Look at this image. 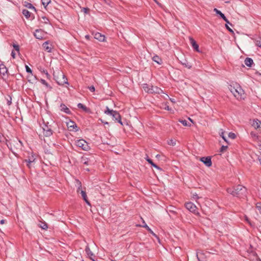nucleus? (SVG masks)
I'll use <instances>...</instances> for the list:
<instances>
[{
  "label": "nucleus",
  "mask_w": 261,
  "mask_h": 261,
  "mask_svg": "<svg viewBox=\"0 0 261 261\" xmlns=\"http://www.w3.org/2000/svg\"><path fill=\"white\" fill-rule=\"evenodd\" d=\"M227 192L239 198H243L246 196V189L242 185H238L234 188H229L227 189Z\"/></svg>",
  "instance_id": "nucleus-1"
},
{
  "label": "nucleus",
  "mask_w": 261,
  "mask_h": 261,
  "mask_svg": "<svg viewBox=\"0 0 261 261\" xmlns=\"http://www.w3.org/2000/svg\"><path fill=\"white\" fill-rule=\"evenodd\" d=\"M104 113L107 115L112 116L114 120L118 121L120 124H122V122L121 120V116L118 112L111 110L108 107H106V109L104 111Z\"/></svg>",
  "instance_id": "nucleus-2"
},
{
  "label": "nucleus",
  "mask_w": 261,
  "mask_h": 261,
  "mask_svg": "<svg viewBox=\"0 0 261 261\" xmlns=\"http://www.w3.org/2000/svg\"><path fill=\"white\" fill-rule=\"evenodd\" d=\"M231 93L237 99H244L243 95H244V91L240 87L237 88H232L230 90Z\"/></svg>",
  "instance_id": "nucleus-3"
},
{
  "label": "nucleus",
  "mask_w": 261,
  "mask_h": 261,
  "mask_svg": "<svg viewBox=\"0 0 261 261\" xmlns=\"http://www.w3.org/2000/svg\"><path fill=\"white\" fill-rule=\"evenodd\" d=\"M75 145L82 148L84 150L87 151L90 149L88 143L83 139L78 140L75 141Z\"/></svg>",
  "instance_id": "nucleus-4"
},
{
  "label": "nucleus",
  "mask_w": 261,
  "mask_h": 261,
  "mask_svg": "<svg viewBox=\"0 0 261 261\" xmlns=\"http://www.w3.org/2000/svg\"><path fill=\"white\" fill-rule=\"evenodd\" d=\"M185 206L190 212L199 215V213L197 211L196 206L192 202H189L185 203Z\"/></svg>",
  "instance_id": "nucleus-5"
},
{
  "label": "nucleus",
  "mask_w": 261,
  "mask_h": 261,
  "mask_svg": "<svg viewBox=\"0 0 261 261\" xmlns=\"http://www.w3.org/2000/svg\"><path fill=\"white\" fill-rule=\"evenodd\" d=\"M200 161L203 163L207 167L212 166L211 158L210 156L202 157L200 159Z\"/></svg>",
  "instance_id": "nucleus-6"
},
{
  "label": "nucleus",
  "mask_w": 261,
  "mask_h": 261,
  "mask_svg": "<svg viewBox=\"0 0 261 261\" xmlns=\"http://www.w3.org/2000/svg\"><path fill=\"white\" fill-rule=\"evenodd\" d=\"M61 78H59L58 80L57 81L58 84L60 85H64L65 84L69 85L66 76L63 73H61Z\"/></svg>",
  "instance_id": "nucleus-7"
},
{
  "label": "nucleus",
  "mask_w": 261,
  "mask_h": 261,
  "mask_svg": "<svg viewBox=\"0 0 261 261\" xmlns=\"http://www.w3.org/2000/svg\"><path fill=\"white\" fill-rule=\"evenodd\" d=\"M44 35V33L41 29L36 30L34 33V36L37 39H39V40L42 39L43 38Z\"/></svg>",
  "instance_id": "nucleus-8"
},
{
  "label": "nucleus",
  "mask_w": 261,
  "mask_h": 261,
  "mask_svg": "<svg viewBox=\"0 0 261 261\" xmlns=\"http://www.w3.org/2000/svg\"><path fill=\"white\" fill-rule=\"evenodd\" d=\"M44 135L46 137H49L53 134V131L47 125H45L43 127Z\"/></svg>",
  "instance_id": "nucleus-9"
},
{
  "label": "nucleus",
  "mask_w": 261,
  "mask_h": 261,
  "mask_svg": "<svg viewBox=\"0 0 261 261\" xmlns=\"http://www.w3.org/2000/svg\"><path fill=\"white\" fill-rule=\"evenodd\" d=\"M35 160L36 158H35L34 155H32L28 160H25V162L27 163V165L29 168L32 167V164L35 162Z\"/></svg>",
  "instance_id": "nucleus-10"
},
{
  "label": "nucleus",
  "mask_w": 261,
  "mask_h": 261,
  "mask_svg": "<svg viewBox=\"0 0 261 261\" xmlns=\"http://www.w3.org/2000/svg\"><path fill=\"white\" fill-rule=\"evenodd\" d=\"M189 40L190 42V43L193 47V48L197 52H199V45L197 44L195 40L192 37H189Z\"/></svg>",
  "instance_id": "nucleus-11"
},
{
  "label": "nucleus",
  "mask_w": 261,
  "mask_h": 261,
  "mask_svg": "<svg viewBox=\"0 0 261 261\" xmlns=\"http://www.w3.org/2000/svg\"><path fill=\"white\" fill-rule=\"evenodd\" d=\"M151 91H150V93H156L160 94L163 93V91L160 88L156 86H152V89H150Z\"/></svg>",
  "instance_id": "nucleus-12"
},
{
  "label": "nucleus",
  "mask_w": 261,
  "mask_h": 261,
  "mask_svg": "<svg viewBox=\"0 0 261 261\" xmlns=\"http://www.w3.org/2000/svg\"><path fill=\"white\" fill-rule=\"evenodd\" d=\"M94 38L100 41H104L105 40V36L98 32L94 34Z\"/></svg>",
  "instance_id": "nucleus-13"
},
{
  "label": "nucleus",
  "mask_w": 261,
  "mask_h": 261,
  "mask_svg": "<svg viewBox=\"0 0 261 261\" xmlns=\"http://www.w3.org/2000/svg\"><path fill=\"white\" fill-rule=\"evenodd\" d=\"M42 46L43 47L44 49L47 51L48 53L51 52V46L49 45V41H47L43 43Z\"/></svg>",
  "instance_id": "nucleus-14"
},
{
  "label": "nucleus",
  "mask_w": 261,
  "mask_h": 261,
  "mask_svg": "<svg viewBox=\"0 0 261 261\" xmlns=\"http://www.w3.org/2000/svg\"><path fill=\"white\" fill-rule=\"evenodd\" d=\"M80 193H81L83 199L84 200V201L86 202V203L88 205H90V202L88 200L86 192L83 191V190H81L80 191Z\"/></svg>",
  "instance_id": "nucleus-15"
},
{
  "label": "nucleus",
  "mask_w": 261,
  "mask_h": 261,
  "mask_svg": "<svg viewBox=\"0 0 261 261\" xmlns=\"http://www.w3.org/2000/svg\"><path fill=\"white\" fill-rule=\"evenodd\" d=\"M61 111L65 112L67 114H70L71 112L68 108H67L65 105L62 103L60 105Z\"/></svg>",
  "instance_id": "nucleus-16"
},
{
  "label": "nucleus",
  "mask_w": 261,
  "mask_h": 261,
  "mask_svg": "<svg viewBox=\"0 0 261 261\" xmlns=\"http://www.w3.org/2000/svg\"><path fill=\"white\" fill-rule=\"evenodd\" d=\"M152 85H150L147 84H144L142 85V87L143 90L148 93H150V91H151L150 89H152Z\"/></svg>",
  "instance_id": "nucleus-17"
},
{
  "label": "nucleus",
  "mask_w": 261,
  "mask_h": 261,
  "mask_svg": "<svg viewBox=\"0 0 261 261\" xmlns=\"http://www.w3.org/2000/svg\"><path fill=\"white\" fill-rule=\"evenodd\" d=\"M245 65L248 67H251L253 63V60L250 58H246L244 61Z\"/></svg>",
  "instance_id": "nucleus-18"
},
{
  "label": "nucleus",
  "mask_w": 261,
  "mask_h": 261,
  "mask_svg": "<svg viewBox=\"0 0 261 261\" xmlns=\"http://www.w3.org/2000/svg\"><path fill=\"white\" fill-rule=\"evenodd\" d=\"M8 72V70L4 64L0 65V73L1 74L5 75Z\"/></svg>",
  "instance_id": "nucleus-19"
},
{
  "label": "nucleus",
  "mask_w": 261,
  "mask_h": 261,
  "mask_svg": "<svg viewBox=\"0 0 261 261\" xmlns=\"http://www.w3.org/2000/svg\"><path fill=\"white\" fill-rule=\"evenodd\" d=\"M85 252L87 255L90 258H92V257L94 256V254L92 253V252L91 251L89 247L88 246H87L85 248Z\"/></svg>",
  "instance_id": "nucleus-20"
},
{
  "label": "nucleus",
  "mask_w": 261,
  "mask_h": 261,
  "mask_svg": "<svg viewBox=\"0 0 261 261\" xmlns=\"http://www.w3.org/2000/svg\"><path fill=\"white\" fill-rule=\"evenodd\" d=\"M260 124H261L260 121L258 120H254L252 123V126L254 127V128L257 129L260 127Z\"/></svg>",
  "instance_id": "nucleus-21"
},
{
  "label": "nucleus",
  "mask_w": 261,
  "mask_h": 261,
  "mask_svg": "<svg viewBox=\"0 0 261 261\" xmlns=\"http://www.w3.org/2000/svg\"><path fill=\"white\" fill-rule=\"evenodd\" d=\"M180 63L185 67L188 68V69H190L192 67V65L190 63H189L186 60H184V61H180Z\"/></svg>",
  "instance_id": "nucleus-22"
},
{
  "label": "nucleus",
  "mask_w": 261,
  "mask_h": 261,
  "mask_svg": "<svg viewBox=\"0 0 261 261\" xmlns=\"http://www.w3.org/2000/svg\"><path fill=\"white\" fill-rule=\"evenodd\" d=\"M77 107L79 109H82L84 111L86 112H89V109L81 103H79L77 104Z\"/></svg>",
  "instance_id": "nucleus-23"
},
{
  "label": "nucleus",
  "mask_w": 261,
  "mask_h": 261,
  "mask_svg": "<svg viewBox=\"0 0 261 261\" xmlns=\"http://www.w3.org/2000/svg\"><path fill=\"white\" fill-rule=\"evenodd\" d=\"M24 6L30 9L33 10L34 11H36V8L32 5V4L28 2H24Z\"/></svg>",
  "instance_id": "nucleus-24"
},
{
  "label": "nucleus",
  "mask_w": 261,
  "mask_h": 261,
  "mask_svg": "<svg viewBox=\"0 0 261 261\" xmlns=\"http://www.w3.org/2000/svg\"><path fill=\"white\" fill-rule=\"evenodd\" d=\"M214 11H215L216 12V13L218 15H219L223 19V20H225L226 19V17L224 15V14L223 13H222L220 10H218L216 8H215L214 9Z\"/></svg>",
  "instance_id": "nucleus-25"
},
{
  "label": "nucleus",
  "mask_w": 261,
  "mask_h": 261,
  "mask_svg": "<svg viewBox=\"0 0 261 261\" xmlns=\"http://www.w3.org/2000/svg\"><path fill=\"white\" fill-rule=\"evenodd\" d=\"M143 225L142 226L143 227L145 228L150 233H151L154 236H156L155 234L153 232V231L149 227V226L145 223L144 221L143 222Z\"/></svg>",
  "instance_id": "nucleus-26"
},
{
  "label": "nucleus",
  "mask_w": 261,
  "mask_h": 261,
  "mask_svg": "<svg viewBox=\"0 0 261 261\" xmlns=\"http://www.w3.org/2000/svg\"><path fill=\"white\" fill-rule=\"evenodd\" d=\"M203 255L204 254L201 251L197 252L196 253V256L199 261H204V259L203 258Z\"/></svg>",
  "instance_id": "nucleus-27"
},
{
  "label": "nucleus",
  "mask_w": 261,
  "mask_h": 261,
  "mask_svg": "<svg viewBox=\"0 0 261 261\" xmlns=\"http://www.w3.org/2000/svg\"><path fill=\"white\" fill-rule=\"evenodd\" d=\"M152 60L154 62L157 63L158 64H161L162 63V59L156 55L153 57Z\"/></svg>",
  "instance_id": "nucleus-28"
},
{
  "label": "nucleus",
  "mask_w": 261,
  "mask_h": 261,
  "mask_svg": "<svg viewBox=\"0 0 261 261\" xmlns=\"http://www.w3.org/2000/svg\"><path fill=\"white\" fill-rule=\"evenodd\" d=\"M75 185L77 187V192L80 193V191H81V189L82 188V184L81 182L78 180H75Z\"/></svg>",
  "instance_id": "nucleus-29"
},
{
  "label": "nucleus",
  "mask_w": 261,
  "mask_h": 261,
  "mask_svg": "<svg viewBox=\"0 0 261 261\" xmlns=\"http://www.w3.org/2000/svg\"><path fill=\"white\" fill-rule=\"evenodd\" d=\"M250 135L254 141H259V137L255 133L252 132Z\"/></svg>",
  "instance_id": "nucleus-30"
},
{
  "label": "nucleus",
  "mask_w": 261,
  "mask_h": 261,
  "mask_svg": "<svg viewBox=\"0 0 261 261\" xmlns=\"http://www.w3.org/2000/svg\"><path fill=\"white\" fill-rule=\"evenodd\" d=\"M255 43V45L257 46L261 47V37H257L256 38L254 39Z\"/></svg>",
  "instance_id": "nucleus-31"
},
{
  "label": "nucleus",
  "mask_w": 261,
  "mask_h": 261,
  "mask_svg": "<svg viewBox=\"0 0 261 261\" xmlns=\"http://www.w3.org/2000/svg\"><path fill=\"white\" fill-rule=\"evenodd\" d=\"M22 13L27 18H29L31 17V13L28 10L23 9Z\"/></svg>",
  "instance_id": "nucleus-32"
},
{
  "label": "nucleus",
  "mask_w": 261,
  "mask_h": 261,
  "mask_svg": "<svg viewBox=\"0 0 261 261\" xmlns=\"http://www.w3.org/2000/svg\"><path fill=\"white\" fill-rule=\"evenodd\" d=\"M38 226L43 229L46 230L48 228L47 224L45 222H40Z\"/></svg>",
  "instance_id": "nucleus-33"
},
{
  "label": "nucleus",
  "mask_w": 261,
  "mask_h": 261,
  "mask_svg": "<svg viewBox=\"0 0 261 261\" xmlns=\"http://www.w3.org/2000/svg\"><path fill=\"white\" fill-rule=\"evenodd\" d=\"M179 121L183 125L186 126H191V124L189 123L186 120H180Z\"/></svg>",
  "instance_id": "nucleus-34"
},
{
  "label": "nucleus",
  "mask_w": 261,
  "mask_h": 261,
  "mask_svg": "<svg viewBox=\"0 0 261 261\" xmlns=\"http://www.w3.org/2000/svg\"><path fill=\"white\" fill-rule=\"evenodd\" d=\"M220 136L223 139V140L227 143V141L224 136V132L223 129H221L219 131Z\"/></svg>",
  "instance_id": "nucleus-35"
},
{
  "label": "nucleus",
  "mask_w": 261,
  "mask_h": 261,
  "mask_svg": "<svg viewBox=\"0 0 261 261\" xmlns=\"http://www.w3.org/2000/svg\"><path fill=\"white\" fill-rule=\"evenodd\" d=\"M42 5L46 7L50 3V0H41Z\"/></svg>",
  "instance_id": "nucleus-36"
},
{
  "label": "nucleus",
  "mask_w": 261,
  "mask_h": 261,
  "mask_svg": "<svg viewBox=\"0 0 261 261\" xmlns=\"http://www.w3.org/2000/svg\"><path fill=\"white\" fill-rule=\"evenodd\" d=\"M256 208L257 211L261 214V203H257L256 204Z\"/></svg>",
  "instance_id": "nucleus-37"
},
{
  "label": "nucleus",
  "mask_w": 261,
  "mask_h": 261,
  "mask_svg": "<svg viewBox=\"0 0 261 261\" xmlns=\"http://www.w3.org/2000/svg\"><path fill=\"white\" fill-rule=\"evenodd\" d=\"M42 22L44 23L47 24L49 22L48 19L45 16L42 17Z\"/></svg>",
  "instance_id": "nucleus-38"
},
{
  "label": "nucleus",
  "mask_w": 261,
  "mask_h": 261,
  "mask_svg": "<svg viewBox=\"0 0 261 261\" xmlns=\"http://www.w3.org/2000/svg\"><path fill=\"white\" fill-rule=\"evenodd\" d=\"M168 144H169L170 145L174 146V145H175V144H176V141H175V140H174L171 139V140L168 142Z\"/></svg>",
  "instance_id": "nucleus-39"
},
{
  "label": "nucleus",
  "mask_w": 261,
  "mask_h": 261,
  "mask_svg": "<svg viewBox=\"0 0 261 261\" xmlns=\"http://www.w3.org/2000/svg\"><path fill=\"white\" fill-rule=\"evenodd\" d=\"M227 148V145H222V147H221L220 151L224 152V151H225L226 150Z\"/></svg>",
  "instance_id": "nucleus-40"
},
{
  "label": "nucleus",
  "mask_w": 261,
  "mask_h": 261,
  "mask_svg": "<svg viewBox=\"0 0 261 261\" xmlns=\"http://www.w3.org/2000/svg\"><path fill=\"white\" fill-rule=\"evenodd\" d=\"M228 136L229 138L231 139H234L236 137V135L233 133H229L228 134Z\"/></svg>",
  "instance_id": "nucleus-41"
},
{
  "label": "nucleus",
  "mask_w": 261,
  "mask_h": 261,
  "mask_svg": "<svg viewBox=\"0 0 261 261\" xmlns=\"http://www.w3.org/2000/svg\"><path fill=\"white\" fill-rule=\"evenodd\" d=\"M41 82L42 84L44 85L45 86H46V87H48V84H47V83L45 81V80H43V79H41Z\"/></svg>",
  "instance_id": "nucleus-42"
},
{
  "label": "nucleus",
  "mask_w": 261,
  "mask_h": 261,
  "mask_svg": "<svg viewBox=\"0 0 261 261\" xmlns=\"http://www.w3.org/2000/svg\"><path fill=\"white\" fill-rule=\"evenodd\" d=\"M225 27L230 32V33H233V31H232V30L231 29H230L227 24H225Z\"/></svg>",
  "instance_id": "nucleus-43"
},
{
  "label": "nucleus",
  "mask_w": 261,
  "mask_h": 261,
  "mask_svg": "<svg viewBox=\"0 0 261 261\" xmlns=\"http://www.w3.org/2000/svg\"><path fill=\"white\" fill-rule=\"evenodd\" d=\"M26 71L28 73H32V70L28 67V66L25 65Z\"/></svg>",
  "instance_id": "nucleus-44"
},
{
  "label": "nucleus",
  "mask_w": 261,
  "mask_h": 261,
  "mask_svg": "<svg viewBox=\"0 0 261 261\" xmlns=\"http://www.w3.org/2000/svg\"><path fill=\"white\" fill-rule=\"evenodd\" d=\"M89 90L91 92L95 91V87L93 86H91L88 87Z\"/></svg>",
  "instance_id": "nucleus-45"
},
{
  "label": "nucleus",
  "mask_w": 261,
  "mask_h": 261,
  "mask_svg": "<svg viewBox=\"0 0 261 261\" xmlns=\"http://www.w3.org/2000/svg\"><path fill=\"white\" fill-rule=\"evenodd\" d=\"M82 11L85 13H88V11H89V9L88 8H83V10Z\"/></svg>",
  "instance_id": "nucleus-46"
},
{
  "label": "nucleus",
  "mask_w": 261,
  "mask_h": 261,
  "mask_svg": "<svg viewBox=\"0 0 261 261\" xmlns=\"http://www.w3.org/2000/svg\"><path fill=\"white\" fill-rule=\"evenodd\" d=\"M164 109L168 111L171 110V109L169 108V106H168L166 103L165 105Z\"/></svg>",
  "instance_id": "nucleus-47"
},
{
  "label": "nucleus",
  "mask_w": 261,
  "mask_h": 261,
  "mask_svg": "<svg viewBox=\"0 0 261 261\" xmlns=\"http://www.w3.org/2000/svg\"><path fill=\"white\" fill-rule=\"evenodd\" d=\"M11 56L13 57V59L15 58V53L14 50H12L11 52Z\"/></svg>",
  "instance_id": "nucleus-48"
},
{
  "label": "nucleus",
  "mask_w": 261,
  "mask_h": 261,
  "mask_svg": "<svg viewBox=\"0 0 261 261\" xmlns=\"http://www.w3.org/2000/svg\"><path fill=\"white\" fill-rule=\"evenodd\" d=\"M152 166L154 167V168L158 169H161L160 167H159L156 164L153 163L151 165Z\"/></svg>",
  "instance_id": "nucleus-49"
},
{
  "label": "nucleus",
  "mask_w": 261,
  "mask_h": 261,
  "mask_svg": "<svg viewBox=\"0 0 261 261\" xmlns=\"http://www.w3.org/2000/svg\"><path fill=\"white\" fill-rule=\"evenodd\" d=\"M83 162L84 164H86V165H88V161H85V159H83Z\"/></svg>",
  "instance_id": "nucleus-50"
},
{
  "label": "nucleus",
  "mask_w": 261,
  "mask_h": 261,
  "mask_svg": "<svg viewBox=\"0 0 261 261\" xmlns=\"http://www.w3.org/2000/svg\"><path fill=\"white\" fill-rule=\"evenodd\" d=\"M5 222H6V221L5 220H2L0 221V223L1 224H4V223H5Z\"/></svg>",
  "instance_id": "nucleus-51"
},
{
  "label": "nucleus",
  "mask_w": 261,
  "mask_h": 261,
  "mask_svg": "<svg viewBox=\"0 0 261 261\" xmlns=\"http://www.w3.org/2000/svg\"><path fill=\"white\" fill-rule=\"evenodd\" d=\"M170 100L173 103H175V100L174 99H173V98H170Z\"/></svg>",
  "instance_id": "nucleus-52"
},
{
  "label": "nucleus",
  "mask_w": 261,
  "mask_h": 261,
  "mask_svg": "<svg viewBox=\"0 0 261 261\" xmlns=\"http://www.w3.org/2000/svg\"><path fill=\"white\" fill-rule=\"evenodd\" d=\"M224 20L226 22V24H229V23H229V21H228V20L227 19V18H226V17L225 20Z\"/></svg>",
  "instance_id": "nucleus-53"
},
{
  "label": "nucleus",
  "mask_w": 261,
  "mask_h": 261,
  "mask_svg": "<svg viewBox=\"0 0 261 261\" xmlns=\"http://www.w3.org/2000/svg\"><path fill=\"white\" fill-rule=\"evenodd\" d=\"M245 220H246L247 222H248V223H250V222H249V219L248 218V217H246V216H245Z\"/></svg>",
  "instance_id": "nucleus-54"
},
{
  "label": "nucleus",
  "mask_w": 261,
  "mask_h": 261,
  "mask_svg": "<svg viewBox=\"0 0 261 261\" xmlns=\"http://www.w3.org/2000/svg\"><path fill=\"white\" fill-rule=\"evenodd\" d=\"M150 164L152 165L153 162H152V161L150 159V160L148 161V162Z\"/></svg>",
  "instance_id": "nucleus-55"
},
{
  "label": "nucleus",
  "mask_w": 261,
  "mask_h": 261,
  "mask_svg": "<svg viewBox=\"0 0 261 261\" xmlns=\"http://www.w3.org/2000/svg\"><path fill=\"white\" fill-rule=\"evenodd\" d=\"M258 159L261 165V155L259 156Z\"/></svg>",
  "instance_id": "nucleus-56"
},
{
  "label": "nucleus",
  "mask_w": 261,
  "mask_h": 261,
  "mask_svg": "<svg viewBox=\"0 0 261 261\" xmlns=\"http://www.w3.org/2000/svg\"><path fill=\"white\" fill-rule=\"evenodd\" d=\"M258 149L261 150V144H258Z\"/></svg>",
  "instance_id": "nucleus-57"
},
{
  "label": "nucleus",
  "mask_w": 261,
  "mask_h": 261,
  "mask_svg": "<svg viewBox=\"0 0 261 261\" xmlns=\"http://www.w3.org/2000/svg\"><path fill=\"white\" fill-rule=\"evenodd\" d=\"M13 46L14 48L15 49V50H16V44H14Z\"/></svg>",
  "instance_id": "nucleus-58"
},
{
  "label": "nucleus",
  "mask_w": 261,
  "mask_h": 261,
  "mask_svg": "<svg viewBox=\"0 0 261 261\" xmlns=\"http://www.w3.org/2000/svg\"><path fill=\"white\" fill-rule=\"evenodd\" d=\"M17 53L18 55H19V48H18V45H17Z\"/></svg>",
  "instance_id": "nucleus-59"
},
{
  "label": "nucleus",
  "mask_w": 261,
  "mask_h": 261,
  "mask_svg": "<svg viewBox=\"0 0 261 261\" xmlns=\"http://www.w3.org/2000/svg\"><path fill=\"white\" fill-rule=\"evenodd\" d=\"M150 159L149 158H148V157L146 158V161L147 162H148L149 160H150Z\"/></svg>",
  "instance_id": "nucleus-60"
},
{
  "label": "nucleus",
  "mask_w": 261,
  "mask_h": 261,
  "mask_svg": "<svg viewBox=\"0 0 261 261\" xmlns=\"http://www.w3.org/2000/svg\"><path fill=\"white\" fill-rule=\"evenodd\" d=\"M150 159L149 158H148V157L146 158V161L147 162H148L149 160H150Z\"/></svg>",
  "instance_id": "nucleus-61"
},
{
  "label": "nucleus",
  "mask_w": 261,
  "mask_h": 261,
  "mask_svg": "<svg viewBox=\"0 0 261 261\" xmlns=\"http://www.w3.org/2000/svg\"><path fill=\"white\" fill-rule=\"evenodd\" d=\"M189 120L191 122H193V121H192V120L191 118H189Z\"/></svg>",
  "instance_id": "nucleus-62"
},
{
  "label": "nucleus",
  "mask_w": 261,
  "mask_h": 261,
  "mask_svg": "<svg viewBox=\"0 0 261 261\" xmlns=\"http://www.w3.org/2000/svg\"><path fill=\"white\" fill-rule=\"evenodd\" d=\"M8 105H10V103H11V101H8Z\"/></svg>",
  "instance_id": "nucleus-63"
},
{
  "label": "nucleus",
  "mask_w": 261,
  "mask_h": 261,
  "mask_svg": "<svg viewBox=\"0 0 261 261\" xmlns=\"http://www.w3.org/2000/svg\"><path fill=\"white\" fill-rule=\"evenodd\" d=\"M89 36L88 35H86V38L88 39V38H89Z\"/></svg>",
  "instance_id": "nucleus-64"
}]
</instances>
